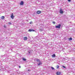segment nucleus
<instances>
[{
	"instance_id": "1",
	"label": "nucleus",
	"mask_w": 75,
	"mask_h": 75,
	"mask_svg": "<svg viewBox=\"0 0 75 75\" xmlns=\"http://www.w3.org/2000/svg\"><path fill=\"white\" fill-rule=\"evenodd\" d=\"M59 12L60 14H63V13H64V12L63 11H62V9L61 8L60 9Z\"/></svg>"
},
{
	"instance_id": "2",
	"label": "nucleus",
	"mask_w": 75,
	"mask_h": 75,
	"mask_svg": "<svg viewBox=\"0 0 75 75\" xmlns=\"http://www.w3.org/2000/svg\"><path fill=\"white\" fill-rule=\"evenodd\" d=\"M56 28H60V27H61V25L59 24L57 26H55Z\"/></svg>"
},
{
	"instance_id": "3",
	"label": "nucleus",
	"mask_w": 75,
	"mask_h": 75,
	"mask_svg": "<svg viewBox=\"0 0 75 75\" xmlns=\"http://www.w3.org/2000/svg\"><path fill=\"white\" fill-rule=\"evenodd\" d=\"M37 14H40V13H41V11H38L37 12Z\"/></svg>"
},
{
	"instance_id": "4",
	"label": "nucleus",
	"mask_w": 75,
	"mask_h": 75,
	"mask_svg": "<svg viewBox=\"0 0 75 75\" xmlns=\"http://www.w3.org/2000/svg\"><path fill=\"white\" fill-rule=\"evenodd\" d=\"M14 16L13 15V13H12L11 14V17L12 19H13V18H14Z\"/></svg>"
},
{
	"instance_id": "5",
	"label": "nucleus",
	"mask_w": 75,
	"mask_h": 75,
	"mask_svg": "<svg viewBox=\"0 0 75 75\" xmlns=\"http://www.w3.org/2000/svg\"><path fill=\"white\" fill-rule=\"evenodd\" d=\"M28 31L31 32V31H35V30L32 29H30L28 30Z\"/></svg>"
},
{
	"instance_id": "6",
	"label": "nucleus",
	"mask_w": 75,
	"mask_h": 75,
	"mask_svg": "<svg viewBox=\"0 0 75 75\" xmlns=\"http://www.w3.org/2000/svg\"><path fill=\"white\" fill-rule=\"evenodd\" d=\"M61 74V72L58 71L57 72V75H59Z\"/></svg>"
},
{
	"instance_id": "7",
	"label": "nucleus",
	"mask_w": 75,
	"mask_h": 75,
	"mask_svg": "<svg viewBox=\"0 0 75 75\" xmlns=\"http://www.w3.org/2000/svg\"><path fill=\"white\" fill-rule=\"evenodd\" d=\"M20 5H23L24 4V2H23V1H21L20 3Z\"/></svg>"
},
{
	"instance_id": "8",
	"label": "nucleus",
	"mask_w": 75,
	"mask_h": 75,
	"mask_svg": "<svg viewBox=\"0 0 75 75\" xmlns=\"http://www.w3.org/2000/svg\"><path fill=\"white\" fill-rule=\"evenodd\" d=\"M24 40H27V37H25L24 38Z\"/></svg>"
},
{
	"instance_id": "9",
	"label": "nucleus",
	"mask_w": 75,
	"mask_h": 75,
	"mask_svg": "<svg viewBox=\"0 0 75 75\" xmlns=\"http://www.w3.org/2000/svg\"><path fill=\"white\" fill-rule=\"evenodd\" d=\"M42 63L41 62L39 63L38 64V65H42Z\"/></svg>"
},
{
	"instance_id": "10",
	"label": "nucleus",
	"mask_w": 75,
	"mask_h": 75,
	"mask_svg": "<svg viewBox=\"0 0 75 75\" xmlns=\"http://www.w3.org/2000/svg\"><path fill=\"white\" fill-rule=\"evenodd\" d=\"M52 57H55V54H54L53 55H52Z\"/></svg>"
},
{
	"instance_id": "11",
	"label": "nucleus",
	"mask_w": 75,
	"mask_h": 75,
	"mask_svg": "<svg viewBox=\"0 0 75 75\" xmlns=\"http://www.w3.org/2000/svg\"><path fill=\"white\" fill-rule=\"evenodd\" d=\"M1 18L2 20H3L4 19V16H2Z\"/></svg>"
},
{
	"instance_id": "12",
	"label": "nucleus",
	"mask_w": 75,
	"mask_h": 75,
	"mask_svg": "<svg viewBox=\"0 0 75 75\" xmlns=\"http://www.w3.org/2000/svg\"><path fill=\"white\" fill-rule=\"evenodd\" d=\"M72 40V38H70L69 39V41H70V40Z\"/></svg>"
},
{
	"instance_id": "13",
	"label": "nucleus",
	"mask_w": 75,
	"mask_h": 75,
	"mask_svg": "<svg viewBox=\"0 0 75 75\" xmlns=\"http://www.w3.org/2000/svg\"><path fill=\"white\" fill-rule=\"evenodd\" d=\"M23 61H26V59L24 58H23Z\"/></svg>"
},
{
	"instance_id": "14",
	"label": "nucleus",
	"mask_w": 75,
	"mask_h": 75,
	"mask_svg": "<svg viewBox=\"0 0 75 75\" xmlns=\"http://www.w3.org/2000/svg\"><path fill=\"white\" fill-rule=\"evenodd\" d=\"M37 61H38V62H40V60L39 59H37Z\"/></svg>"
},
{
	"instance_id": "15",
	"label": "nucleus",
	"mask_w": 75,
	"mask_h": 75,
	"mask_svg": "<svg viewBox=\"0 0 75 75\" xmlns=\"http://www.w3.org/2000/svg\"><path fill=\"white\" fill-rule=\"evenodd\" d=\"M8 24H9V25H11L12 24V23L10 22H9L8 23Z\"/></svg>"
},
{
	"instance_id": "16",
	"label": "nucleus",
	"mask_w": 75,
	"mask_h": 75,
	"mask_svg": "<svg viewBox=\"0 0 75 75\" xmlns=\"http://www.w3.org/2000/svg\"><path fill=\"white\" fill-rule=\"evenodd\" d=\"M51 68H52V70H54L55 69H54V68L52 67H51Z\"/></svg>"
},
{
	"instance_id": "17",
	"label": "nucleus",
	"mask_w": 75,
	"mask_h": 75,
	"mask_svg": "<svg viewBox=\"0 0 75 75\" xmlns=\"http://www.w3.org/2000/svg\"><path fill=\"white\" fill-rule=\"evenodd\" d=\"M59 66L57 65V69H58V68H59Z\"/></svg>"
},
{
	"instance_id": "18",
	"label": "nucleus",
	"mask_w": 75,
	"mask_h": 75,
	"mask_svg": "<svg viewBox=\"0 0 75 75\" xmlns=\"http://www.w3.org/2000/svg\"><path fill=\"white\" fill-rule=\"evenodd\" d=\"M62 67H63V68H66V67L64 66H62Z\"/></svg>"
},
{
	"instance_id": "19",
	"label": "nucleus",
	"mask_w": 75,
	"mask_h": 75,
	"mask_svg": "<svg viewBox=\"0 0 75 75\" xmlns=\"http://www.w3.org/2000/svg\"><path fill=\"white\" fill-rule=\"evenodd\" d=\"M4 27L5 28H6V25H4Z\"/></svg>"
},
{
	"instance_id": "20",
	"label": "nucleus",
	"mask_w": 75,
	"mask_h": 75,
	"mask_svg": "<svg viewBox=\"0 0 75 75\" xmlns=\"http://www.w3.org/2000/svg\"><path fill=\"white\" fill-rule=\"evenodd\" d=\"M53 24H55V22H53Z\"/></svg>"
},
{
	"instance_id": "21",
	"label": "nucleus",
	"mask_w": 75,
	"mask_h": 75,
	"mask_svg": "<svg viewBox=\"0 0 75 75\" xmlns=\"http://www.w3.org/2000/svg\"><path fill=\"white\" fill-rule=\"evenodd\" d=\"M28 52L29 54H31V52H30V51Z\"/></svg>"
},
{
	"instance_id": "22",
	"label": "nucleus",
	"mask_w": 75,
	"mask_h": 75,
	"mask_svg": "<svg viewBox=\"0 0 75 75\" xmlns=\"http://www.w3.org/2000/svg\"><path fill=\"white\" fill-rule=\"evenodd\" d=\"M28 71H31V70L30 69H29V70H28Z\"/></svg>"
},
{
	"instance_id": "23",
	"label": "nucleus",
	"mask_w": 75,
	"mask_h": 75,
	"mask_svg": "<svg viewBox=\"0 0 75 75\" xmlns=\"http://www.w3.org/2000/svg\"><path fill=\"white\" fill-rule=\"evenodd\" d=\"M68 1L69 2H70L71 1V0H68Z\"/></svg>"
},
{
	"instance_id": "24",
	"label": "nucleus",
	"mask_w": 75,
	"mask_h": 75,
	"mask_svg": "<svg viewBox=\"0 0 75 75\" xmlns=\"http://www.w3.org/2000/svg\"><path fill=\"white\" fill-rule=\"evenodd\" d=\"M19 68H21V66H19Z\"/></svg>"
},
{
	"instance_id": "25",
	"label": "nucleus",
	"mask_w": 75,
	"mask_h": 75,
	"mask_svg": "<svg viewBox=\"0 0 75 75\" xmlns=\"http://www.w3.org/2000/svg\"><path fill=\"white\" fill-rule=\"evenodd\" d=\"M31 23H32V22H30V24H31Z\"/></svg>"
}]
</instances>
